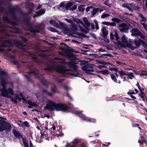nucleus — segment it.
<instances>
[{"label":"nucleus","mask_w":147,"mask_h":147,"mask_svg":"<svg viewBox=\"0 0 147 147\" xmlns=\"http://www.w3.org/2000/svg\"><path fill=\"white\" fill-rule=\"evenodd\" d=\"M68 107L65 104H56L54 102L49 100L47 104L45 107V109L49 110L50 111L54 110L57 111H66Z\"/></svg>","instance_id":"1"},{"label":"nucleus","mask_w":147,"mask_h":147,"mask_svg":"<svg viewBox=\"0 0 147 147\" xmlns=\"http://www.w3.org/2000/svg\"><path fill=\"white\" fill-rule=\"evenodd\" d=\"M57 64L56 65L53 67H49L48 69L49 70L55 69L58 73L62 74H67L69 73L67 72L68 70L65 69L64 67L61 65L64 64L65 62L61 60L56 62Z\"/></svg>","instance_id":"2"},{"label":"nucleus","mask_w":147,"mask_h":147,"mask_svg":"<svg viewBox=\"0 0 147 147\" xmlns=\"http://www.w3.org/2000/svg\"><path fill=\"white\" fill-rule=\"evenodd\" d=\"M113 31L114 32L115 37V39L118 44L124 47H128L130 48L132 50L134 49L131 45L128 44L125 35L122 36L121 38V41L119 40L120 38L118 37V34L117 32L115 30H114Z\"/></svg>","instance_id":"3"},{"label":"nucleus","mask_w":147,"mask_h":147,"mask_svg":"<svg viewBox=\"0 0 147 147\" xmlns=\"http://www.w3.org/2000/svg\"><path fill=\"white\" fill-rule=\"evenodd\" d=\"M50 23L54 26L60 28L62 30V32L66 34H69L70 33V31L68 27L63 23L59 22V25L55 21L51 20L50 21Z\"/></svg>","instance_id":"4"},{"label":"nucleus","mask_w":147,"mask_h":147,"mask_svg":"<svg viewBox=\"0 0 147 147\" xmlns=\"http://www.w3.org/2000/svg\"><path fill=\"white\" fill-rule=\"evenodd\" d=\"M20 98L18 96L16 95L15 98H11L12 100L15 103H17V100L20 101L22 100L23 102H26L25 98L22 96V94H20Z\"/></svg>","instance_id":"5"},{"label":"nucleus","mask_w":147,"mask_h":147,"mask_svg":"<svg viewBox=\"0 0 147 147\" xmlns=\"http://www.w3.org/2000/svg\"><path fill=\"white\" fill-rule=\"evenodd\" d=\"M78 113L77 115H78L80 117L82 118L83 120H86L87 121H89L91 122H95V119H90L88 118L87 117L85 116L84 115L81 114V112H77Z\"/></svg>","instance_id":"6"},{"label":"nucleus","mask_w":147,"mask_h":147,"mask_svg":"<svg viewBox=\"0 0 147 147\" xmlns=\"http://www.w3.org/2000/svg\"><path fill=\"white\" fill-rule=\"evenodd\" d=\"M72 143L73 144L72 145H71L69 143H67L65 145V147H77L75 145L79 143V141L78 140L75 139L73 140Z\"/></svg>","instance_id":"7"},{"label":"nucleus","mask_w":147,"mask_h":147,"mask_svg":"<svg viewBox=\"0 0 147 147\" xmlns=\"http://www.w3.org/2000/svg\"><path fill=\"white\" fill-rule=\"evenodd\" d=\"M129 27V26L124 23H122L119 25V28L121 32H124L125 30H127Z\"/></svg>","instance_id":"8"},{"label":"nucleus","mask_w":147,"mask_h":147,"mask_svg":"<svg viewBox=\"0 0 147 147\" xmlns=\"http://www.w3.org/2000/svg\"><path fill=\"white\" fill-rule=\"evenodd\" d=\"M74 21L75 22L77 23L78 24H80L82 25L85 28H86L88 29L87 27L89 26L90 25V23L88 22H87L85 23L86 26H85V25L84 24L83 22L81 21V20H79V19H76L75 20L74 19Z\"/></svg>","instance_id":"9"},{"label":"nucleus","mask_w":147,"mask_h":147,"mask_svg":"<svg viewBox=\"0 0 147 147\" xmlns=\"http://www.w3.org/2000/svg\"><path fill=\"white\" fill-rule=\"evenodd\" d=\"M122 7H126L129 10L131 11H133V4L132 3L124 4L122 5Z\"/></svg>","instance_id":"10"},{"label":"nucleus","mask_w":147,"mask_h":147,"mask_svg":"<svg viewBox=\"0 0 147 147\" xmlns=\"http://www.w3.org/2000/svg\"><path fill=\"white\" fill-rule=\"evenodd\" d=\"M84 71L85 73L87 74H90V72H93L94 71L93 69H89V68L86 66H82L81 68Z\"/></svg>","instance_id":"11"},{"label":"nucleus","mask_w":147,"mask_h":147,"mask_svg":"<svg viewBox=\"0 0 147 147\" xmlns=\"http://www.w3.org/2000/svg\"><path fill=\"white\" fill-rule=\"evenodd\" d=\"M102 33V37L103 38H106L108 34V32L105 27H103L101 29Z\"/></svg>","instance_id":"12"},{"label":"nucleus","mask_w":147,"mask_h":147,"mask_svg":"<svg viewBox=\"0 0 147 147\" xmlns=\"http://www.w3.org/2000/svg\"><path fill=\"white\" fill-rule=\"evenodd\" d=\"M67 65L70 67L72 68L74 70L77 71L78 67L73 62H69L67 63Z\"/></svg>","instance_id":"13"},{"label":"nucleus","mask_w":147,"mask_h":147,"mask_svg":"<svg viewBox=\"0 0 147 147\" xmlns=\"http://www.w3.org/2000/svg\"><path fill=\"white\" fill-rule=\"evenodd\" d=\"M131 35L133 36H136L140 34L139 30L135 28L131 30Z\"/></svg>","instance_id":"14"},{"label":"nucleus","mask_w":147,"mask_h":147,"mask_svg":"<svg viewBox=\"0 0 147 147\" xmlns=\"http://www.w3.org/2000/svg\"><path fill=\"white\" fill-rule=\"evenodd\" d=\"M45 12V10L44 9H41L36 12V15H34V18H35L36 16H38L42 15L44 14Z\"/></svg>","instance_id":"15"},{"label":"nucleus","mask_w":147,"mask_h":147,"mask_svg":"<svg viewBox=\"0 0 147 147\" xmlns=\"http://www.w3.org/2000/svg\"><path fill=\"white\" fill-rule=\"evenodd\" d=\"M65 20L68 23H69L71 24V26L72 27H73V28L75 29H76V26L75 24L73 22V21L71 20L68 19H65Z\"/></svg>","instance_id":"16"},{"label":"nucleus","mask_w":147,"mask_h":147,"mask_svg":"<svg viewBox=\"0 0 147 147\" xmlns=\"http://www.w3.org/2000/svg\"><path fill=\"white\" fill-rule=\"evenodd\" d=\"M11 125L9 123H5V130L6 131H9L11 129Z\"/></svg>","instance_id":"17"},{"label":"nucleus","mask_w":147,"mask_h":147,"mask_svg":"<svg viewBox=\"0 0 147 147\" xmlns=\"http://www.w3.org/2000/svg\"><path fill=\"white\" fill-rule=\"evenodd\" d=\"M111 79L114 82H117V79L116 78H118V76L117 75L116 73H114L113 74H112L111 75Z\"/></svg>","instance_id":"18"},{"label":"nucleus","mask_w":147,"mask_h":147,"mask_svg":"<svg viewBox=\"0 0 147 147\" xmlns=\"http://www.w3.org/2000/svg\"><path fill=\"white\" fill-rule=\"evenodd\" d=\"M13 133L14 136L17 138H19L22 137L19 132L15 130H13Z\"/></svg>","instance_id":"19"},{"label":"nucleus","mask_w":147,"mask_h":147,"mask_svg":"<svg viewBox=\"0 0 147 147\" xmlns=\"http://www.w3.org/2000/svg\"><path fill=\"white\" fill-rule=\"evenodd\" d=\"M28 107L29 108H32L33 107H36L37 106V105L34 102H32L31 101H29L28 102Z\"/></svg>","instance_id":"20"},{"label":"nucleus","mask_w":147,"mask_h":147,"mask_svg":"<svg viewBox=\"0 0 147 147\" xmlns=\"http://www.w3.org/2000/svg\"><path fill=\"white\" fill-rule=\"evenodd\" d=\"M78 9L79 11H80L81 14H83L85 10L84 8L83 5H80L78 7Z\"/></svg>","instance_id":"21"},{"label":"nucleus","mask_w":147,"mask_h":147,"mask_svg":"<svg viewBox=\"0 0 147 147\" xmlns=\"http://www.w3.org/2000/svg\"><path fill=\"white\" fill-rule=\"evenodd\" d=\"M126 76H127V78L132 80L134 78V76L133 74L132 73H129L128 74H126Z\"/></svg>","instance_id":"22"},{"label":"nucleus","mask_w":147,"mask_h":147,"mask_svg":"<svg viewBox=\"0 0 147 147\" xmlns=\"http://www.w3.org/2000/svg\"><path fill=\"white\" fill-rule=\"evenodd\" d=\"M5 123L0 124V131H3L5 130Z\"/></svg>","instance_id":"23"},{"label":"nucleus","mask_w":147,"mask_h":147,"mask_svg":"<svg viewBox=\"0 0 147 147\" xmlns=\"http://www.w3.org/2000/svg\"><path fill=\"white\" fill-rule=\"evenodd\" d=\"M138 16L139 17L141 18L140 21L141 22H145L146 21V19L144 18L143 15L140 13L138 14Z\"/></svg>","instance_id":"24"},{"label":"nucleus","mask_w":147,"mask_h":147,"mask_svg":"<svg viewBox=\"0 0 147 147\" xmlns=\"http://www.w3.org/2000/svg\"><path fill=\"white\" fill-rule=\"evenodd\" d=\"M73 5L72 3L71 2H69L67 3L65 5V8L66 9H69Z\"/></svg>","instance_id":"25"},{"label":"nucleus","mask_w":147,"mask_h":147,"mask_svg":"<svg viewBox=\"0 0 147 147\" xmlns=\"http://www.w3.org/2000/svg\"><path fill=\"white\" fill-rule=\"evenodd\" d=\"M134 42L136 45L137 47H139L140 45V43H142V40L140 39H139L138 40H135Z\"/></svg>","instance_id":"26"},{"label":"nucleus","mask_w":147,"mask_h":147,"mask_svg":"<svg viewBox=\"0 0 147 147\" xmlns=\"http://www.w3.org/2000/svg\"><path fill=\"white\" fill-rule=\"evenodd\" d=\"M99 8H94L93 9V10L91 11V13L92 16L95 15L97 13Z\"/></svg>","instance_id":"27"},{"label":"nucleus","mask_w":147,"mask_h":147,"mask_svg":"<svg viewBox=\"0 0 147 147\" xmlns=\"http://www.w3.org/2000/svg\"><path fill=\"white\" fill-rule=\"evenodd\" d=\"M96 61L98 63H99L100 64H102L104 65H106L107 64V63L106 62L104 61L101 60H96Z\"/></svg>","instance_id":"28"},{"label":"nucleus","mask_w":147,"mask_h":147,"mask_svg":"<svg viewBox=\"0 0 147 147\" xmlns=\"http://www.w3.org/2000/svg\"><path fill=\"white\" fill-rule=\"evenodd\" d=\"M22 141L23 144L25 147H28V144L25 140L24 139H22Z\"/></svg>","instance_id":"29"},{"label":"nucleus","mask_w":147,"mask_h":147,"mask_svg":"<svg viewBox=\"0 0 147 147\" xmlns=\"http://www.w3.org/2000/svg\"><path fill=\"white\" fill-rule=\"evenodd\" d=\"M56 134L57 136H62L63 135L61 131H60L59 130H57L56 131Z\"/></svg>","instance_id":"30"},{"label":"nucleus","mask_w":147,"mask_h":147,"mask_svg":"<svg viewBox=\"0 0 147 147\" xmlns=\"http://www.w3.org/2000/svg\"><path fill=\"white\" fill-rule=\"evenodd\" d=\"M109 16V15L108 14L104 13L101 16V18H104Z\"/></svg>","instance_id":"31"},{"label":"nucleus","mask_w":147,"mask_h":147,"mask_svg":"<svg viewBox=\"0 0 147 147\" xmlns=\"http://www.w3.org/2000/svg\"><path fill=\"white\" fill-rule=\"evenodd\" d=\"M112 21L116 22L117 23H119L120 21V20L116 18H113L111 19Z\"/></svg>","instance_id":"32"},{"label":"nucleus","mask_w":147,"mask_h":147,"mask_svg":"<svg viewBox=\"0 0 147 147\" xmlns=\"http://www.w3.org/2000/svg\"><path fill=\"white\" fill-rule=\"evenodd\" d=\"M140 36L141 38L143 39H145L147 38V36L145 34H140Z\"/></svg>","instance_id":"33"},{"label":"nucleus","mask_w":147,"mask_h":147,"mask_svg":"<svg viewBox=\"0 0 147 147\" xmlns=\"http://www.w3.org/2000/svg\"><path fill=\"white\" fill-rule=\"evenodd\" d=\"M118 72L119 73V74L121 76H122L124 75H126V74L124 73L122 71H118Z\"/></svg>","instance_id":"34"},{"label":"nucleus","mask_w":147,"mask_h":147,"mask_svg":"<svg viewBox=\"0 0 147 147\" xmlns=\"http://www.w3.org/2000/svg\"><path fill=\"white\" fill-rule=\"evenodd\" d=\"M101 73L103 75L108 74V71L107 70L101 71H100Z\"/></svg>","instance_id":"35"},{"label":"nucleus","mask_w":147,"mask_h":147,"mask_svg":"<svg viewBox=\"0 0 147 147\" xmlns=\"http://www.w3.org/2000/svg\"><path fill=\"white\" fill-rule=\"evenodd\" d=\"M133 10H134L136 11H138L140 9L139 7L138 6H135L134 4H133Z\"/></svg>","instance_id":"36"},{"label":"nucleus","mask_w":147,"mask_h":147,"mask_svg":"<svg viewBox=\"0 0 147 147\" xmlns=\"http://www.w3.org/2000/svg\"><path fill=\"white\" fill-rule=\"evenodd\" d=\"M49 30L54 32H57V30L55 29L52 28H49Z\"/></svg>","instance_id":"37"},{"label":"nucleus","mask_w":147,"mask_h":147,"mask_svg":"<svg viewBox=\"0 0 147 147\" xmlns=\"http://www.w3.org/2000/svg\"><path fill=\"white\" fill-rule=\"evenodd\" d=\"M22 125L24 127L28 126V124L27 122L25 121L23 123Z\"/></svg>","instance_id":"38"},{"label":"nucleus","mask_w":147,"mask_h":147,"mask_svg":"<svg viewBox=\"0 0 147 147\" xmlns=\"http://www.w3.org/2000/svg\"><path fill=\"white\" fill-rule=\"evenodd\" d=\"M111 39L113 40L114 39V35L111 32L110 34Z\"/></svg>","instance_id":"39"},{"label":"nucleus","mask_w":147,"mask_h":147,"mask_svg":"<svg viewBox=\"0 0 147 147\" xmlns=\"http://www.w3.org/2000/svg\"><path fill=\"white\" fill-rule=\"evenodd\" d=\"M27 75H24V76L25 77H26L27 78H28L29 77L32 75V73H28Z\"/></svg>","instance_id":"40"},{"label":"nucleus","mask_w":147,"mask_h":147,"mask_svg":"<svg viewBox=\"0 0 147 147\" xmlns=\"http://www.w3.org/2000/svg\"><path fill=\"white\" fill-rule=\"evenodd\" d=\"M102 24H103L107 25L110 26V22H102Z\"/></svg>","instance_id":"41"},{"label":"nucleus","mask_w":147,"mask_h":147,"mask_svg":"<svg viewBox=\"0 0 147 147\" xmlns=\"http://www.w3.org/2000/svg\"><path fill=\"white\" fill-rule=\"evenodd\" d=\"M94 22L95 24L96 29L97 30H98L99 29V27L98 25V23L97 22L96 20H95Z\"/></svg>","instance_id":"42"},{"label":"nucleus","mask_w":147,"mask_h":147,"mask_svg":"<svg viewBox=\"0 0 147 147\" xmlns=\"http://www.w3.org/2000/svg\"><path fill=\"white\" fill-rule=\"evenodd\" d=\"M145 139H144L143 141H142L141 140H138V142L140 144H143V143L145 142Z\"/></svg>","instance_id":"43"},{"label":"nucleus","mask_w":147,"mask_h":147,"mask_svg":"<svg viewBox=\"0 0 147 147\" xmlns=\"http://www.w3.org/2000/svg\"><path fill=\"white\" fill-rule=\"evenodd\" d=\"M94 66V64H89L88 65L87 67L89 68H90L91 69H93Z\"/></svg>","instance_id":"44"},{"label":"nucleus","mask_w":147,"mask_h":147,"mask_svg":"<svg viewBox=\"0 0 147 147\" xmlns=\"http://www.w3.org/2000/svg\"><path fill=\"white\" fill-rule=\"evenodd\" d=\"M142 45L145 48H147V45L146 43L142 41Z\"/></svg>","instance_id":"45"},{"label":"nucleus","mask_w":147,"mask_h":147,"mask_svg":"<svg viewBox=\"0 0 147 147\" xmlns=\"http://www.w3.org/2000/svg\"><path fill=\"white\" fill-rule=\"evenodd\" d=\"M65 5V3H62L60 4L59 8H60L64 7Z\"/></svg>","instance_id":"46"},{"label":"nucleus","mask_w":147,"mask_h":147,"mask_svg":"<svg viewBox=\"0 0 147 147\" xmlns=\"http://www.w3.org/2000/svg\"><path fill=\"white\" fill-rule=\"evenodd\" d=\"M52 90L53 92H55L56 91V87L55 86H54L51 89Z\"/></svg>","instance_id":"47"},{"label":"nucleus","mask_w":147,"mask_h":147,"mask_svg":"<svg viewBox=\"0 0 147 147\" xmlns=\"http://www.w3.org/2000/svg\"><path fill=\"white\" fill-rule=\"evenodd\" d=\"M133 24L134 26L135 27H138L139 26V24L138 23L136 22H134Z\"/></svg>","instance_id":"48"},{"label":"nucleus","mask_w":147,"mask_h":147,"mask_svg":"<svg viewBox=\"0 0 147 147\" xmlns=\"http://www.w3.org/2000/svg\"><path fill=\"white\" fill-rule=\"evenodd\" d=\"M96 67H98L99 69H100L102 68L105 67V66L104 65H100L97 66Z\"/></svg>","instance_id":"49"},{"label":"nucleus","mask_w":147,"mask_h":147,"mask_svg":"<svg viewBox=\"0 0 147 147\" xmlns=\"http://www.w3.org/2000/svg\"><path fill=\"white\" fill-rule=\"evenodd\" d=\"M43 92H46V93L47 94H48L50 96H52V95L50 93H49V92H47L46 90H43Z\"/></svg>","instance_id":"50"},{"label":"nucleus","mask_w":147,"mask_h":147,"mask_svg":"<svg viewBox=\"0 0 147 147\" xmlns=\"http://www.w3.org/2000/svg\"><path fill=\"white\" fill-rule=\"evenodd\" d=\"M92 8V7H87L86 10V11L88 12L90 10V9Z\"/></svg>","instance_id":"51"},{"label":"nucleus","mask_w":147,"mask_h":147,"mask_svg":"<svg viewBox=\"0 0 147 147\" xmlns=\"http://www.w3.org/2000/svg\"><path fill=\"white\" fill-rule=\"evenodd\" d=\"M140 97H141V98H142V99L143 100H144V101L145 100V95L144 94L142 95H141V96H140Z\"/></svg>","instance_id":"52"},{"label":"nucleus","mask_w":147,"mask_h":147,"mask_svg":"<svg viewBox=\"0 0 147 147\" xmlns=\"http://www.w3.org/2000/svg\"><path fill=\"white\" fill-rule=\"evenodd\" d=\"M105 38L104 40L105 42L108 43L109 42V41L108 39L106 38Z\"/></svg>","instance_id":"53"},{"label":"nucleus","mask_w":147,"mask_h":147,"mask_svg":"<svg viewBox=\"0 0 147 147\" xmlns=\"http://www.w3.org/2000/svg\"><path fill=\"white\" fill-rule=\"evenodd\" d=\"M115 23L114 22H110V26H114L115 25Z\"/></svg>","instance_id":"54"},{"label":"nucleus","mask_w":147,"mask_h":147,"mask_svg":"<svg viewBox=\"0 0 147 147\" xmlns=\"http://www.w3.org/2000/svg\"><path fill=\"white\" fill-rule=\"evenodd\" d=\"M53 129V130H54L55 129V125H53L52 126V127L51 129H50V130H51L52 129Z\"/></svg>","instance_id":"55"},{"label":"nucleus","mask_w":147,"mask_h":147,"mask_svg":"<svg viewBox=\"0 0 147 147\" xmlns=\"http://www.w3.org/2000/svg\"><path fill=\"white\" fill-rule=\"evenodd\" d=\"M110 70H113L115 71L118 72V71H119L118 70H117V69L116 68H113L112 69H110Z\"/></svg>","instance_id":"56"},{"label":"nucleus","mask_w":147,"mask_h":147,"mask_svg":"<svg viewBox=\"0 0 147 147\" xmlns=\"http://www.w3.org/2000/svg\"><path fill=\"white\" fill-rule=\"evenodd\" d=\"M3 19L4 20H5L7 22H8V18L7 17H4L3 18Z\"/></svg>","instance_id":"57"},{"label":"nucleus","mask_w":147,"mask_h":147,"mask_svg":"<svg viewBox=\"0 0 147 147\" xmlns=\"http://www.w3.org/2000/svg\"><path fill=\"white\" fill-rule=\"evenodd\" d=\"M139 74L140 76H147V74H144V73Z\"/></svg>","instance_id":"58"},{"label":"nucleus","mask_w":147,"mask_h":147,"mask_svg":"<svg viewBox=\"0 0 147 147\" xmlns=\"http://www.w3.org/2000/svg\"><path fill=\"white\" fill-rule=\"evenodd\" d=\"M83 20L84 22V23L88 21L87 19L86 18H84L83 19Z\"/></svg>","instance_id":"59"},{"label":"nucleus","mask_w":147,"mask_h":147,"mask_svg":"<svg viewBox=\"0 0 147 147\" xmlns=\"http://www.w3.org/2000/svg\"><path fill=\"white\" fill-rule=\"evenodd\" d=\"M82 147H87L86 144H83L81 145Z\"/></svg>","instance_id":"60"},{"label":"nucleus","mask_w":147,"mask_h":147,"mask_svg":"<svg viewBox=\"0 0 147 147\" xmlns=\"http://www.w3.org/2000/svg\"><path fill=\"white\" fill-rule=\"evenodd\" d=\"M99 51H101V52H105V50H104V49H102V48L100 49H99Z\"/></svg>","instance_id":"61"},{"label":"nucleus","mask_w":147,"mask_h":147,"mask_svg":"<svg viewBox=\"0 0 147 147\" xmlns=\"http://www.w3.org/2000/svg\"><path fill=\"white\" fill-rule=\"evenodd\" d=\"M44 128H45V129L46 130H47L48 129V128L47 127V125H46L44 126Z\"/></svg>","instance_id":"62"},{"label":"nucleus","mask_w":147,"mask_h":147,"mask_svg":"<svg viewBox=\"0 0 147 147\" xmlns=\"http://www.w3.org/2000/svg\"><path fill=\"white\" fill-rule=\"evenodd\" d=\"M140 92V93L139 94V95L140 96H141V95H143L144 94L143 92H142V91L141 92Z\"/></svg>","instance_id":"63"},{"label":"nucleus","mask_w":147,"mask_h":147,"mask_svg":"<svg viewBox=\"0 0 147 147\" xmlns=\"http://www.w3.org/2000/svg\"><path fill=\"white\" fill-rule=\"evenodd\" d=\"M91 28L92 29H94V26L93 24H91Z\"/></svg>","instance_id":"64"}]
</instances>
